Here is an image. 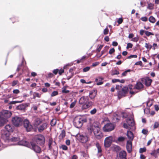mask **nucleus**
<instances>
[{"label": "nucleus", "instance_id": "34", "mask_svg": "<svg viewBox=\"0 0 159 159\" xmlns=\"http://www.w3.org/2000/svg\"><path fill=\"white\" fill-rule=\"evenodd\" d=\"M148 20L150 22L152 23H154L156 22L155 18L152 16H151L149 17Z\"/></svg>", "mask_w": 159, "mask_h": 159}, {"label": "nucleus", "instance_id": "59", "mask_svg": "<svg viewBox=\"0 0 159 159\" xmlns=\"http://www.w3.org/2000/svg\"><path fill=\"white\" fill-rule=\"evenodd\" d=\"M133 46V45L132 43H129L127 44L126 48L127 49H128L129 48H132Z\"/></svg>", "mask_w": 159, "mask_h": 159}, {"label": "nucleus", "instance_id": "30", "mask_svg": "<svg viewBox=\"0 0 159 159\" xmlns=\"http://www.w3.org/2000/svg\"><path fill=\"white\" fill-rule=\"evenodd\" d=\"M119 74V71L116 69H114L111 70V76H113L115 75H117Z\"/></svg>", "mask_w": 159, "mask_h": 159}, {"label": "nucleus", "instance_id": "17", "mask_svg": "<svg viewBox=\"0 0 159 159\" xmlns=\"http://www.w3.org/2000/svg\"><path fill=\"white\" fill-rule=\"evenodd\" d=\"M141 81L145 83L146 86H149L151 84L152 80L150 79L149 77H146L145 78H142L141 79Z\"/></svg>", "mask_w": 159, "mask_h": 159}, {"label": "nucleus", "instance_id": "51", "mask_svg": "<svg viewBox=\"0 0 159 159\" xmlns=\"http://www.w3.org/2000/svg\"><path fill=\"white\" fill-rule=\"evenodd\" d=\"M142 132L144 134H147L148 133V131L147 129H142Z\"/></svg>", "mask_w": 159, "mask_h": 159}, {"label": "nucleus", "instance_id": "61", "mask_svg": "<svg viewBox=\"0 0 159 159\" xmlns=\"http://www.w3.org/2000/svg\"><path fill=\"white\" fill-rule=\"evenodd\" d=\"M115 51V50L114 48H113L111 49H110L109 51V53L110 54H112L113 53H114Z\"/></svg>", "mask_w": 159, "mask_h": 159}, {"label": "nucleus", "instance_id": "27", "mask_svg": "<svg viewBox=\"0 0 159 159\" xmlns=\"http://www.w3.org/2000/svg\"><path fill=\"white\" fill-rule=\"evenodd\" d=\"M66 136V131L65 130L63 129L61 131V133L60 134L59 136V139L60 141L62 140Z\"/></svg>", "mask_w": 159, "mask_h": 159}, {"label": "nucleus", "instance_id": "57", "mask_svg": "<svg viewBox=\"0 0 159 159\" xmlns=\"http://www.w3.org/2000/svg\"><path fill=\"white\" fill-rule=\"evenodd\" d=\"M13 93L14 94H17L20 93V91L18 89H16L13 90Z\"/></svg>", "mask_w": 159, "mask_h": 159}, {"label": "nucleus", "instance_id": "26", "mask_svg": "<svg viewBox=\"0 0 159 159\" xmlns=\"http://www.w3.org/2000/svg\"><path fill=\"white\" fill-rule=\"evenodd\" d=\"M127 123L130 126H133L135 125V122L134 119L131 118L127 119L126 120Z\"/></svg>", "mask_w": 159, "mask_h": 159}, {"label": "nucleus", "instance_id": "5", "mask_svg": "<svg viewBox=\"0 0 159 159\" xmlns=\"http://www.w3.org/2000/svg\"><path fill=\"white\" fill-rule=\"evenodd\" d=\"M11 121L15 126L18 127L22 125L23 120L20 117L16 116L12 118Z\"/></svg>", "mask_w": 159, "mask_h": 159}, {"label": "nucleus", "instance_id": "37", "mask_svg": "<svg viewBox=\"0 0 159 159\" xmlns=\"http://www.w3.org/2000/svg\"><path fill=\"white\" fill-rule=\"evenodd\" d=\"M145 47L147 49H149V50L151 49L152 47V45L150 44L149 43H145Z\"/></svg>", "mask_w": 159, "mask_h": 159}, {"label": "nucleus", "instance_id": "45", "mask_svg": "<svg viewBox=\"0 0 159 159\" xmlns=\"http://www.w3.org/2000/svg\"><path fill=\"white\" fill-rule=\"evenodd\" d=\"M105 49L101 52L102 54H101V55L100 56V57H101L105 52L107 51V50L108 49V47L106 46L105 47Z\"/></svg>", "mask_w": 159, "mask_h": 159}, {"label": "nucleus", "instance_id": "52", "mask_svg": "<svg viewBox=\"0 0 159 159\" xmlns=\"http://www.w3.org/2000/svg\"><path fill=\"white\" fill-rule=\"evenodd\" d=\"M125 138L123 137H119L118 139V140L119 142H123L125 140Z\"/></svg>", "mask_w": 159, "mask_h": 159}, {"label": "nucleus", "instance_id": "29", "mask_svg": "<svg viewBox=\"0 0 159 159\" xmlns=\"http://www.w3.org/2000/svg\"><path fill=\"white\" fill-rule=\"evenodd\" d=\"M19 143L20 145L26 146L29 148H30V143H29V142L25 141H20Z\"/></svg>", "mask_w": 159, "mask_h": 159}, {"label": "nucleus", "instance_id": "33", "mask_svg": "<svg viewBox=\"0 0 159 159\" xmlns=\"http://www.w3.org/2000/svg\"><path fill=\"white\" fill-rule=\"evenodd\" d=\"M9 140L11 142H17L20 140V139L18 137H13L11 139H10Z\"/></svg>", "mask_w": 159, "mask_h": 159}, {"label": "nucleus", "instance_id": "40", "mask_svg": "<svg viewBox=\"0 0 159 159\" xmlns=\"http://www.w3.org/2000/svg\"><path fill=\"white\" fill-rule=\"evenodd\" d=\"M25 106L24 105L21 104L17 107V108L18 109L22 110L24 109Z\"/></svg>", "mask_w": 159, "mask_h": 159}, {"label": "nucleus", "instance_id": "21", "mask_svg": "<svg viewBox=\"0 0 159 159\" xmlns=\"http://www.w3.org/2000/svg\"><path fill=\"white\" fill-rule=\"evenodd\" d=\"M5 128L7 130L6 131L8 133L12 132L14 130V127L11 124L7 125L5 126Z\"/></svg>", "mask_w": 159, "mask_h": 159}, {"label": "nucleus", "instance_id": "15", "mask_svg": "<svg viewBox=\"0 0 159 159\" xmlns=\"http://www.w3.org/2000/svg\"><path fill=\"white\" fill-rule=\"evenodd\" d=\"M10 134L8 132L3 130L2 131L1 138L5 141L9 140Z\"/></svg>", "mask_w": 159, "mask_h": 159}, {"label": "nucleus", "instance_id": "55", "mask_svg": "<svg viewBox=\"0 0 159 159\" xmlns=\"http://www.w3.org/2000/svg\"><path fill=\"white\" fill-rule=\"evenodd\" d=\"M140 19L143 21H147L148 20V18L147 17L145 16L142 17Z\"/></svg>", "mask_w": 159, "mask_h": 159}, {"label": "nucleus", "instance_id": "16", "mask_svg": "<svg viewBox=\"0 0 159 159\" xmlns=\"http://www.w3.org/2000/svg\"><path fill=\"white\" fill-rule=\"evenodd\" d=\"M89 98L88 96H83L80 99L79 102V104L84 105L88 101Z\"/></svg>", "mask_w": 159, "mask_h": 159}, {"label": "nucleus", "instance_id": "36", "mask_svg": "<svg viewBox=\"0 0 159 159\" xmlns=\"http://www.w3.org/2000/svg\"><path fill=\"white\" fill-rule=\"evenodd\" d=\"M131 71V70L130 69H128L127 70H126L122 74L121 77H123L126 76L127 75V73L128 72H130Z\"/></svg>", "mask_w": 159, "mask_h": 159}, {"label": "nucleus", "instance_id": "53", "mask_svg": "<svg viewBox=\"0 0 159 159\" xmlns=\"http://www.w3.org/2000/svg\"><path fill=\"white\" fill-rule=\"evenodd\" d=\"M90 69V67L89 66L86 67L83 69V71L86 72L89 71Z\"/></svg>", "mask_w": 159, "mask_h": 159}, {"label": "nucleus", "instance_id": "25", "mask_svg": "<svg viewBox=\"0 0 159 159\" xmlns=\"http://www.w3.org/2000/svg\"><path fill=\"white\" fill-rule=\"evenodd\" d=\"M8 121V120L4 119L0 116V127L3 126Z\"/></svg>", "mask_w": 159, "mask_h": 159}, {"label": "nucleus", "instance_id": "7", "mask_svg": "<svg viewBox=\"0 0 159 159\" xmlns=\"http://www.w3.org/2000/svg\"><path fill=\"white\" fill-rule=\"evenodd\" d=\"M115 126L111 123H108L106 124L103 127V129L105 132H110L115 129Z\"/></svg>", "mask_w": 159, "mask_h": 159}, {"label": "nucleus", "instance_id": "56", "mask_svg": "<svg viewBox=\"0 0 159 159\" xmlns=\"http://www.w3.org/2000/svg\"><path fill=\"white\" fill-rule=\"evenodd\" d=\"M18 83L17 80H14L12 83L11 85L12 86H14L16 85Z\"/></svg>", "mask_w": 159, "mask_h": 159}, {"label": "nucleus", "instance_id": "2", "mask_svg": "<svg viewBox=\"0 0 159 159\" xmlns=\"http://www.w3.org/2000/svg\"><path fill=\"white\" fill-rule=\"evenodd\" d=\"M34 139L37 144L40 146H43L45 143V138L43 134H39L35 135Z\"/></svg>", "mask_w": 159, "mask_h": 159}, {"label": "nucleus", "instance_id": "20", "mask_svg": "<svg viewBox=\"0 0 159 159\" xmlns=\"http://www.w3.org/2000/svg\"><path fill=\"white\" fill-rule=\"evenodd\" d=\"M48 124L47 123H43L38 128V131L41 132L47 128Z\"/></svg>", "mask_w": 159, "mask_h": 159}, {"label": "nucleus", "instance_id": "8", "mask_svg": "<svg viewBox=\"0 0 159 159\" xmlns=\"http://www.w3.org/2000/svg\"><path fill=\"white\" fill-rule=\"evenodd\" d=\"M78 139L82 143H85L88 140L89 137L86 134H79L77 136Z\"/></svg>", "mask_w": 159, "mask_h": 159}, {"label": "nucleus", "instance_id": "32", "mask_svg": "<svg viewBox=\"0 0 159 159\" xmlns=\"http://www.w3.org/2000/svg\"><path fill=\"white\" fill-rule=\"evenodd\" d=\"M96 146L98 149V153H101L102 152V150L101 147L99 143H97L96 144Z\"/></svg>", "mask_w": 159, "mask_h": 159}, {"label": "nucleus", "instance_id": "13", "mask_svg": "<svg viewBox=\"0 0 159 159\" xmlns=\"http://www.w3.org/2000/svg\"><path fill=\"white\" fill-rule=\"evenodd\" d=\"M24 127L25 128L27 131H30L32 129V126L30 124V122L27 120H23Z\"/></svg>", "mask_w": 159, "mask_h": 159}, {"label": "nucleus", "instance_id": "3", "mask_svg": "<svg viewBox=\"0 0 159 159\" xmlns=\"http://www.w3.org/2000/svg\"><path fill=\"white\" fill-rule=\"evenodd\" d=\"M129 92L128 88L127 86H125L123 87L121 90L119 91L117 93V96L118 99L125 97Z\"/></svg>", "mask_w": 159, "mask_h": 159}, {"label": "nucleus", "instance_id": "6", "mask_svg": "<svg viewBox=\"0 0 159 159\" xmlns=\"http://www.w3.org/2000/svg\"><path fill=\"white\" fill-rule=\"evenodd\" d=\"M12 115L11 112L8 110H2L0 112V116L4 119L8 120Z\"/></svg>", "mask_w": 159, "mask_h": 159}, {"label": "nucleus", "instance_id": "60", "mask_svg": "<svg viewBox=\"0 0 159 159\" xmlns=\"http://www.w3.org/2000/svg\"><path fill=\"white\" fill-rule=\"evenodd\" d=\"M122 117L124 118H126L128 116V115L127 113L125 112H123L122 113Z\"/></svg>", "mask_w": 159, "mask_h": 159}, {"label": "nucleus", "instance_id": "22", "mask_svg": "<svg viewBox=\"0 0 159 159\" xmlns=\"http://www.w3.org/2000/svg\"><path fill=\"white\" fill-rule=\"evenodd\" d=\"M127 154L125 151L122 150L119 153V157L120 159H126Z\"/></svg>", "mask_w": 159, "mask_h": 159}, {"label": "nucleus", "instance_id": "28", "mask_svg": "<svg viewBox=\"0 0 159 159\" xmlns=\"http://www.w3.org/2000/svg\"><path fill=\"white\" fill-rule=\"evenodd\" d=\"M127 136L128 138L131 140L130 141H132L134 139V135L133 133L130 131H128L127 132Z\"/></svg>", "mask_w": 159, "mask_h": 159}, {"label": "nucleus", "instance_id": "12", "mask_svg": "<svg viewBox=\"0 0 159 159\" xmlns=\"http://www.w3.org/2000/svg\"><path fill=\"white\" fill-rule=\"evenodd\" d=\"M84 105L82 106V108L83 109H87L89 108H91L94 105V102L90 100L89 99L88 101Z\"/></svg>", "mask_w": 159, "mask_h": 159}, {"label": "nucleus", "instance_id": "38", "mask_svg": "<svg viewBox=\"0 0 159 159\" xmlns=\"http://www.w3.org/2000/svg\"><path fill=\"white\" fill-rule=\"evenodd\" d=\"M57 120L56 119H53L51 122V125L52 126H54L56 124Z\"/></svg>", "mask_w": 159, "mask_h": 159}, {"label": "nucleus", "instance_id": "58", "mask_svg": "<svg viewBox=\"0 0 159 159\" xmlns=\"http://www.w3.org/2000/svg\"><path fill=\"white\" fill-rule=\"evenodd\" d=\"M23 101H11L10 102V104H15L16 103H20L21 102Z\"/></svg>", "mask_w": 159, "mask_h": 159}, {"label": "nucleus", "instance_id": "35", "mask_svg": "<svg viewBox=\"0 0 159 159\" xmlns=\"http://www.w3.org/2000/svg\"><path fill=\"white\" fill-rule=\"evenodd\" d=\"M154 5L153 4L149 3L148 4V5L147 8L149 10H153L154 9Z\"/></svg>", "mask_w": 159, "mask_h": 159}, {"label": "nucleus", "instance_id": "43", "mask_svg": "<svg viewBox=\"0 0 159 159\" xmlns=\"http://www.w3.org/2000/svg\"><path fill=\"white\" fill-rule=\"evenodd\" d=\"M77 101L76 100H75L74 102H73L71 103L70 105V108H73L75 106L76 103Z\"/></svg>", "mask_w": 159, "mask_h": 159}, {"label": "nucleus", "instance_id": "39", "mask_svg": "<svg viewBox=\"0 0 159 159\" xmlns=\"http://www.w3.org/2000/svg\"><path fill=\"white\" fill-rule=\"evenodd\" d=\"M146 151V148L145 147L143 148H141L139 150V152L140 153H142L143 152H145Z\"/></svg>", "mask_w": 159, "mask_h": 159}, {"label": "nucleus", "instance_id": "9", "mask_svg": "<svg viewBox=\"0 0 159 159\" xmlns=\"http://www.w3.org/2000/svg\"><path fill=\"white\" fill-rule=\"evenodd\" d=\"M30 148L33 149L35 152L38 153H40L41 152V148L35 143L32 142H30Z\"/></svg>", "mask_w": 159, "mask_h": 159}, {"label": "nucleus", "instance_id": "41", "mask_svg": "<svg viewBox=\"0 0 159 159\" xmlns=\"http://www.w3.org/2000/svg\"><path fill=\"white\" fill-rule=\"evenodd\" d=\"M145 34L148 37L149 36L151 35H154L153 33L148 31H145Z\"/></svg>", "mask_w": 159, "mask_h": 159}, {"label": "nucleus", "instance_id": "48", "mask_svg": "<svg viewBox=\"0 0 159 159\" xmlns=\"http://www.w3.org/2000/svg\"><path fill=\"white\" fill-rule=\"evenodd\" d=\"M139 40V38L137 36L136 37H135L134 38H133L131 40L132 41L136 42H138Z\"/></svg>", "mask_w": 159, "mask_h": 159}, {"label": "nucleus", "instance_id": "42", "mask_svg": "<svg viewBox=\"0 0 159 159\" xmlns=\"http://www.w3.org/2000/svg\"><path fill=\"white\" fill-rule=\"evenodd\" d=\"M97 112V110L96 108H94L90 111V113L91 115L95 114Z\"/></svg>", "mask_w": 159, "mask_h": 159}, {"label": "nucleus", "instance_id": "23", "mask_svg": "<svg viewBox=\"0 0 159 159\" xmlns=\"http://www.w3.org/2000/svg\"><path fill=\"white\" fill-rule=\"evenodd\" d=\"M144 87L143 85L140 82H137L134 88V89L140 90Z\"/></svg>", "mask_w": 159, "mask_h": 159}, {"label": "nucleus", "instance_id": "44", "mask_svg": "<svg viewBox=\"0 0 159 159\" xmlns=\"http://www.w3.org/2000/svg\"><path fill=\"white\" fill-rule=\"evenodd\" d=\"M58 94V91H54L51 94V96L52 97L55 96L57 95Z\"/></svg>", "mask_w": 159, "mask_h": 159}, {"label": "nucleus", "instance_id": "54", "mask_svg": "<svg viewBox=\"0 0 159 159\" xmlns=\"http://www.w3.org/2000/svg\"><path fill=\"white\" fill-rule=\"evenodd\" d=\"M64 72V70L63 69L61 68L58 71V73L59 75H61Z\"/></svg>", "mask_w": 159, "mask_h": 159}, {"label": "nucleus", "instance_id": "63", "mask_svg": "<svg viewBox=\"0 0 159 159\" xmlns=\"http://www.w3.org/2000/svg\"><path fill=\"white\" fill-rule=\"evenodd\" d=\"M103 80V77H98V78H97L95 79V81L96 82H97L98 80H99V81H102Z\"/></svg>", "mask_w": 159, "mask_h": 159}, {"label": "nucleus", "instance_id": "4", "mask_svg": "<svg viewBox=\"0 0 159 159\" xmlns=\"http://www.w3.org/2000/svg\"><path fill=\"white\" fill-rule=\"evenodd\" d=\"M99 125L98 123L94 122L93 124H89L87 125V129L88 133L91 134L92 132L94 133V131L96 129L97 127H98Z\"/></svg>", "mask_w": 159, "mask_h": 159}, {"label": "nucleus", "instance_id": "50", "mask_svg": "<svg viewBox=\"0 0 159 159\" xmlns=\"http://www.w3.org/2000/svg\"><path fill=\"white\" fill-rule=\"evenodd\" d=\"M60 148L64 150H68V147L65 145H62Z\"/></svg>", "mask_w": 159, "mask_h": 159}, {"label": "nucleus", "instance_id": "46", "mask_svg": "<svg viewBox=\"0 0 159 159\" xmlns=\"http://www.w3.org/2000/svg\"><path fill=\"white\" fill-rule=\"evenodd\" d=\"M159 126V123L158 122H156L154 123L153 125V129H155L158 128Z\"/></svg>", "mask_w": 159, "mask_h": 159}, {"label": "nucleus", "instance_id": "14", "mask_svg": "<svg viewBox=\"0 0 159 159\" xmlns=\"http://www.w3.org/2000/svg\"><path fill=\"white\" fill-rule=\"evenodd\" d=\"M112 142V137H109L106 138L104 141V145L105 147L108 148L110 146Z\"/></svg>", "mask_w": 159, "mask_h": 159}, {"label": "nucleus", "instance_id": "24", "mask_svg": "<svg viewBox=\"0 0 159 159\" xmlns=\"http://www.w3.org/2000/svg\"><path fill=\"white\" fill-rule=\"evenodd\" d=\"M150 154L151 156L154 157L155 158H157L159 154V148L156 150H154L152 151Z\"/></svg>", "mask_w": 159, "mask_h": 159}, {"label": "nucleus", "instance_id": "10", "mask_svg": "<svg viewBox=\"0 0 159 159\" xmlns=\"http://www.w3.org/2000/svg\"><path fill=\"white\" fill-rule=\"evenodd\" d=\"M97 128L94 131V134L96 139H99L103 137V135L101 131L99 125Z\"/></svg>", "mask_w": 159, "mask_h": 159}, {"label": "nucleus", "instance_id": "11", "mask_svg": "<svg viewBox=\"0 0 159 159\" xmlns=\"http://www.w3.org/2000/svg\"><path fill=\"white\" fill-rule=\"evenodd\" d=\"M56 143L54 141H53V139L50 138L48 139V146L49 149L52 150L56 146Z\"/></svg>", "mask_w": 159, "mask_h": 159}, {"label": "nucleus", "instance_id": "31", "mask_svg": "<svg viewBox=\"0 0 159 159\" xmlns=\"http://www.w3.org/2000/svg\"><path fill=\"white\" fill-rule=\"evenodd\" d=\"M41 123L42 121L39 118L36 119L34 121V124L36 126L39 125Z\"/></svg>", "mask_w": 159, "mask_h": 159}, {"label": "nucleus", "instance_id": "64", "mask_svg": "<svg viewBox=\"0 0 159 159\" xmlns=\"http://www.w3.org/2000/svg\"><path fill=\"white\" fill-rule=\"evenodd\" d=\"M123 21V19L122 18H119L117 20V22L119 24H121Z\"/></svg>", "mask_w": 159, "mask_h": 159}, {"label": "nucleus", "instance_id": "47", "mask_svg": "<svg viewBox=\"0 0 159 159\" xmlns=\"http://www.w3.org/2000/svg\"><path fill=\"white\" fill-rule=\"evenodd\" d=\"M62 93H68L70 92L68 90H66L65 88L63 87L62 88Z\"/></svg>", "mask_w": 159, "mask_h": 159}, {"label": "nucleus", "instance_id": "49", "mask_svg": "<svg viewBox=\"0 0 159 159\" xmlns=\"http://www.w3.org/2000/svg\"><path fill=\"white\" fill-rule=\"evenodd\" d=\"M109 30L107 27L103 31V34L104 35H107L108 34Z\"/></svg>", "mask_w": 159, "mask_h": 159}, {"label": "nucleus", "instance_id": "62", "mask_svg": "<svg viewBox=\"0 0 159 159\" xmlns=\"http://www.w3.org/2000/svg\"><path fill=\"white\" fill-rule=\"evenodd\" d=\"M103 47V45H100L99 47L98 48H97V51L98 52H99L101 50L102 48Z\"/></svg>", "mask_w": 159, "mask_h": 159}, {"label": "nucleus", "instance_id": "19", "mask_svg": "<svg viewBox=\"0 0 159 159\" xmlns=\"http://www.w3.org/2000/svg\"><path fill=\"white\" fill-rule=\"evenodd\" d=\"M126 149L128 152L130 153L132 151V144L131 141H127L126 146Z\"/></svg>", "mask_w": 159, "mask_h": 159}, {"label": "nucleus", "instance_id": "1", "mask_svg": "<svg viewBox=\"0 0 159 159\" xmlns=\"http://www.w3.org/2000/svg\"><path fill=\"white\" fill-rule=\"evenodd\" d=\"M87 121L86 119H84L80 116L75 117L73 120L74 125L77 128H80L83 125L84 122Z\"/></svg>", "mask_w": 159, "mask_h": 159}, {"label": "nucleus", "instance_id": "18", "mask_svg": "<svg viewBox=\"0 0 159 159\" xmlns=\"http://www.w3.org/2000/svg\"><path fill=\"white\" fill-rule=\"evenodd\" d=\"M97 90H93L90 91L89 97L91 100H93L95 98L97 95Z\"/></svg>", "mask_w": 159, "mask_h": 159}]
</instances>
